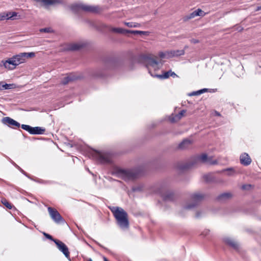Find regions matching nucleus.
<instances>
[{
    "label": "nucleus",
    "mask_w": 261,
    "mask_h": 261,
    "mask_svg": "<svg viewBox=\"0 0 261 261\" xmlns=\"http://www.w3.org/2000/svg\"><path fill=\"white\" fill-rule=\"evenodd\" d=\"M109 208L116 219L117 225L122 230L127 229L129 226L127 213L120 207L112 206Z\"/></svg>",
    "instance_id": "obj_1"
},
{
    "label": "nucleus",
    "mask_w": 261,
    "mask_h": 261,
    "mask_svg": "<svg viewBox=\"0 0 261 261\" xmlns=\"http://www.w3.org/2000/svg\"><path fill=\"white\" fill-rule=\"evenodd\" d=\"M140 173V171L137 168L123 169L117 168L113 172V175L122 178L125 181L135 179L139 177Z\"/></svg>",
    "instance_id": "obj_2"
},
{
    "label": "nucleus",
    "mask_w": 261,
    "mask_h": 261,
    "mask_svg": "<svg viewBox=\"0 0 261 261\" xmlns=\"http://www.w3.org/2000/svg\"><path fill=\"white\" fill-rule=\"evenodd\" d=\"M155 192L165 201H172L174 199L175 195L173 192L169 190V186L166 183H162L156 187Z\"/></svg>",
    "instance_id": "obj_3"
},
{
    "label": "nucleus",
    "mask_w": 261,
    "mask_h": 261,
    "mask_svg": "<svg viewBox=\"0 0 261 261\" xmlns=\"http://www.w3.org/2000/svg\"><path fill=\"white\" fill-rule=\"evenodd\" d=\"M200 164L212 165V157H208L206 153H202L193 156L191 159L189 165L185 167L184 168H188L190 166H197Z\"/></svg>",
    "instance_id": "obj_4"
},
{
    "label": "nucleus",
    "mask_w": 261,
    "mask_h": 261,
    "mask_svg": "<svg viewBox=\"0 0 261 261\" xmlns=\"http://www.w3.org/2000/svg\"><path fill=\"white\" fill-rule=\"evenodd\" d=\"M71 10L76 13L80 10L91 13H98L99 11V8L98 6H93L85 5L82 3L74 4L70 6Z\"/></svg>",
    "instance_id": "obj_5"
},
{
    "label": "nucleus",
    "mask_w": 261,
    "mask_h": 261,
    "mask_svg": "<svg viewBox=\"0 0 261 261\" xmlns=\"http://www.w3.org/2000/svg\"><path fill=\"white\" fill-rule=\"evenodd\" d=\"M144 59L146 62V67L148 69V72L151 76V74H155L151 71V69L154 71L160 69L159 62L152 58L148 56H144Z\"/></svg>",
    "instance_id": "obj_6"
},
{
    "label": "nucleus",
    "mask_w": 261,
    "mask_h": 261,
    "mask_svg": "<svg viewBox=\"0 0 261 261\" xmlns=\"http://www.w3.org/2000/svg\"><path fill=\"white\" fill-rule=\"evenodd\" d=\"M205 195L200 193H195L192 194L190 196L192 202L190 204H187L184 207V209L190 210L195 207L198 205L199 203L202 201L204 198Z\"/></svg>",
    "instance_id": "obj_7"
},
{
    "label": "nucleus",
    "mask_w": 261,
    "mask_h": 261,
    "mask_svg": "<svg viewBox=\"0 0 261 261\" xmlns=\"http://www.w3.org/2000/svg\"><path fill=\"white\" fill-rule=\"evenodd\" d=\"M47 210L51 219L57 224L64 223L65 220L58 211L51 207H48Z\"/></svg>",
    "instance_id": "obj_8"
},
{
    "label": "nucleus",
    "mask_w": 261,
    "mask_h": 261,
    "mask_svg": "<svg viewBox=\"0 0 261 261\" xmlns=\"http://www.w3.org/2000/svg\"><path fill=\"white\" fill-rule=\"evenodd\" d=\"M21 127L32 135L43 134L45 131V129L43 127L39 126L32 127L26 124H22Z\"/></svg>",
    "instance_id": "obj_9"
},
{
    "label": "nucleus",
    "mask_w": 261,
    "mask_h": 261,
    "mask_svg": "<svg viewBox=\"0 0 261 261\" xmlns=\"http://www.w3.org/2000/svg\"><path fill=\"white\" fill-rule=\"evenodd\" d=\"M94 157L99 163L101 164L110 163L111 162L110 156L106 153H102L96 151Z\"/></svg>",
    "instance_id": "obj_10"
},
{
    "label": "nucleus",
    "mask_w": 261,
    "mask_h": 261,
    "mask_svg": "<svg viewBox=\"0 0 261 261\" xmlns=\"http://www.w3.org/2000/svg\"><path fill=\"white\" fill-rule=\"evenodd\" d=\"M54 243L57 246L58 248L61 251L67 258H69V252L67 246L60 240H55Z\"/></svg>",
    "instance_id": "obj_11"
},
{
    "label": "nucleus",
    "mask_w": 261,
    "mask_h": 261,
    "mask_svg": "<svg viewBox=\"0 0 261 261\" xmlns=\"http://www.w3.org/2000/svg\"><path fill=\"white\" fill-rule=\"evenodd\" d=\"M2 122L3 124L7 125L9 127H11L13 126L19 127L20 126L19 122L9 117H4L2 120Z\"/></svg>",
    "instance_id": "obj_12"
},
{
    "label": "nucleus",
    "mask_w": 261,
    "mask_h": 261,
    "mask_svg": "<svg viewBox=\"0 0 261 261\" xmlns=\"http://www.w3.org/2000/svg\"><path fill=\"white\" fill-rule=\"evenodd\" d=\"M0 65L4 66L6 68L9 70L14 69L16 67L13 57L10 58L6 61H2Z\"/></svg>",
    "instance_id": "obj_13"
},
{
    "label": "nucleus",
    "mask_w": 261,
    "mask_h": 261,
    "mask_svg": "<svg viewBox=\"0 0 261 261\" xmlns=\"http://www.w3.org/2000/svg\"><path fill=\"white\" fill-rule=\"evenodd\" d=\"M240 163L244 166H248L251 163V159L248 153H243L240 156Z\"/></svg>",
    "instance_id": "obj_14"
},
{
    "label": "nucleus",
    "mask_w": 261,
    "mask_h": 261,
    "mask_svg": "<svg viewBox=\"0 0 261 261\" xmlns=\"http://www.w3.org/2000/svg\"><path fill=\"white\" fill-rule=\"evenodd\" d=\"M151 76L154 77H158L160 79H166L170 76L175 77L177 76V75L175 74V72H172L171 70H169L168 71L165 72L162 74H151Z\"/></svg>",
    "instance_id": "obj_15"
},
{
    "label": "nucleus",
    "mask_w": 261,
    "mask_h": 261,
    "mask_svg": "<svg viewBox=\"0 0 261 261\" xmlns=\"http://www.w3.org/2000/svg\"><path fill=\"white\" fill-rule=\"evenodd\" d=\"M193 141L189 139H185L180 142L178 146L177 149L180 150H185L189 148L192 144Z\"/></svg>",
    "instance_id": "obj_16"
},
{
    "label": "nucleus",
    "mask_w": 261,
    "mask_h": 261,
    "mask_svg": "<svg viewBox=\"0 0 261 261\" xmlns=\"http://www.w3.org/2000/svg\"><path fill=\"white\" fill-rule=\"evenodd\" d=\"M224 242L233 249L237 250L239 249V244L234 239L230 237H226L224 239Z\"/></svg>",
    "instance_id": "obj_17"
},
{
    "label": "nucleus",
    "mask_w": 261,
    "mask_h": 261,
    "mask_svg": "<svg viewBox=\"0 0 261 261\" xmlns=\"http://www.w3.org/2000/svg\"><path fill=\"white\" fill-rule=\"evenodd\" d=\"M185 50L181 49V50H169V53H168L169 57L170 58L173 57H177L185 55Z\"/></svg>",
    "instance_id": "obj_18"
},
{
    "label": "nucleus",
    "mask_w": 261,
    "mask_h": 261,
    "mask_svg": "<svg viewBox=\"0 0 261 261\" xmlns=\"http://www.w3.org/2000/svg\"><path fill=\"white\" fill-rule=\"evenodd\" d=\"M105 27L108 28V29L113 32L119 34H126L129 33V30L123 29L120 28H113L110 26L105 25Z\"/></svg>",
    "instance_id": "obj_19"
},
{
    "label": "nucleus",
    "mask_w": 261,
    "mask_h": 261,
    "mask_svg": "<svg viewBox=\"0 0 261 261\" xmlns=\"http://www.w3.org/2000/svg\"><path fill=\"white\" fill-rule=\"evenodd\" d=\"M232 197V194L230 192H225L220 194L218 197V200L220 202H224L231 199Z\"/></svg>",
    "instance_id": "obj_20"
},
{
    "label": "nucleus",
    "mask_w": 261,
    "mask_h": 261,
    "mask_svg": "<svg viewBox=\"0 0 261 261\" xmlns=\"http://www.w3.org/2000/svg\"><path fill=\"white\" fill-rule=\"evenodd\" d=\"M12 57L14 59V61L15 63V65L16 66L19 65L20 64L23 63L25 62V59L22 55V53H20L19 54L17 55L16 56H14Z\"/></svg>",
    "instance_id": "obj_21"
},
{
    "label": "nucleus",
    "mask_w": 261,
    "mask_h": 261,
    "mask_svg": "<svg viewBox=\"0 0 261 261\" xmlns=\"http://www.w3.org/2000/svg\"><path fill=\"white\" fill-rule=\"evenodd\" d=\"M85 46L84 43H75L71 44L69 46V49L70 50H78Z\"/></svg>",
    "instance_id": "obj_22"
},
{
    "label": "nucleus",
    "mask_w": 261,
    "mask_h": 261,
    "mask_svg": "<svg viewBox=\"0 0 261 261\" xmlns=\"http://www.w3.org/2000/svg\"><path fill=\"white\" fill-rule=\"evenodd\" d=\"M77 79V76H76L72 74H70L63 79V80L62 81V84L63 85H66L68 84L69 82L74 81Z\"/></svg>",
    "instance_id": "obj_23"
},
{
    "label": "nucleus",
    "mask_w": 261,
    "mask_h": 261,
    "mask_svg": "<svg viewBox=\"0 0 261 261\" xmlns=\"http://www.w3.org/2000/svg\"><path fill=\"white\" fill-rule=\"evenodd\" d=\"M186 111L185 110H181L178 114L175 115L174 117L170 118L171 122H175L179 120L181 117L184 115Z\"/></svg>",
    "instance_id": "obj_24"
},
{
    "label": "nucleus",
    "mask_w": 261,
    "mask_h": 261,
    "mask_svg": "<svg viewBox=\"0 0 261 261\" xmlns=\"http://www.w3.org/2000/svg\"><path fill=\"white\" fill-rule=\"evenodd\" d=\"M208 90V89L206 88L202 89L196 91H193L192 92H191L188 94V95L190 96L199 95L204 93L205 92L207 91Z\"/></svg>",
    "instance_id": "obj_25"
},
{
    "label": "nucleus",
    "mask_w": 261,
    "mask_h": 261,
    "mask_svg": "<svg viewBox=\"0 0 261 261\" xmlns=\"http://www.w3.org/2000/svg\"><path fill=\"white\" fill-rule=\"evenodd\" d=\"M6 158L10 161V162L17 169H18L23 174L28 176L27 173L22 169H21L18 165H17L13 161H12L10 158L8 156H7Z\"/></svg>",
    "instance_id": "obj_26"
},
{
    "label": "nucleus",
    "mask_w": 261,
    "mask_h": 261,
    "mask_svg": "<svg viewBox=\"0 0 261 261\" xmlns=\"http://www.w3.org/2000/svg\"><path fill=\"white\" fill-rule=\"evenodd\" d=\"M129 33L134 35H148L149 32L147 31H137V30H129Z\"/></svg>",
    "instance_id": "obj_27"
},
{
    "label": "nucleus",
    "mask_w": 261,
    "mask_h": 261,
    "mask_svg": "<svg viewBox=\"0 0 261 261\" xmlns=\"http://www.w3.org/2000/svg\"><path fill=\"white\" fill-rule=\"evenodd\" d=\"M124 24L129 28H138L140 27L141 25L140 24L134 22H126L124 23Z\"/></svg>",
    "instance_id": "obj_28"
},
{
    "label": "nucleus",
    "mask_w": 261,
    "mask_h": 261,
    "mask_svg": "<svg viewBox=\"0 0 261 261\" xmlns=\"http://www.w3.org/2000/svg\"><path fill=\"white\" fill-rule=\"evenodd\" d=\"M195 13V16H204L206 13L203 11L201 10L200 9H198L194 11Z\"/></svg>",
    "instance_id": "obj_29"
},
{
    "label": "nucleus",
    "mask_w": 261,
    "mask_h": 261,
    "mask_svg": "<svg viewBox=\"0 0 261 261\" xmlns=\"http://www.w3.org/2000/svg\"><path fill=\"white\" fill-rule=\"evenodd\" d=\"M196 16L195 15V13H194V12L193 11L192 13H191L190 14H189L184 16L183 17V20L184 21H188V20H190L191 19H192V18H194Z\"/></svg>",
    "instance_id": "obj_30"
},
{
    "label": "nucleus",
    "mask_w": 261,
    "mask_h": 261,
    "mask_svg": "<svg viewBox=\"0 0 261 261\" xmlns=\"http://www.w3.org/2000/svg\"><path fill=\"white\" fill-rule=\"evenodd\" d=\"M224 171L226 172V175L228 176H232L236 173V171L233 168H227Z\"/></svg>",
    "instance_id": "obj_31"
},
{
    "label": "nucleus",
    "mask_w": 261,
    "mask_h": 261,
    "mask_svg": "<svg viewBox=\"0 0 261 261\" xmlns=\"http://www.w3.org/2000/svg\"><path fill=\"white\" fill-rule=\"evenodd\" d=\"M203 178L205 182H210L212 180V174L211 173L205 174L203 176Z\"/></svg>",
    "instance_id": "obj_32"
},
{
    "label": "nucleus",
    "mask_w": 261,
    "mask_h": 261,
    "mask_svg": "<svg viewBox=\"0 0 261 261\" xmlns=\"http://www.w3.org/2000/svg\"><path fill=\"white\" fill-rule=\"evenodd\" d=\"M169 51H166L165 52H160L159 54V56L161 58H170L168 53Z\"/></svg>",
    "instance_id": "obj_33"
},
{
    "label": "nucleus",
    "mask_w": 261,
    "mask_h": 261,
    "mask_svg": "<svg viewBox=\"0 0 261 261\" xmlns=\"http://www.w3.org/2000/svg\"><path fill=\"white\" fill-rule=\"evenodd\" d=\"M22 55L24 57V59L25 60L26 58H32L35 56V54L33 52L31 53H22Z\"/></svg>",
    "instance_id": "obj_34"
},
{
    "label": "nucleus",
    "mask_w": 261,
    "mask_h": 261,
    "mask_svg": "<svg viewBox=\"0 0 261 261\" xmlns=\"http://www.w3.org/2000/svg\"><path fill=\"white\" fill-rule=\"evenodd\" d=\"M2 203L8 208L11 210L12 207L11 204L6 199H4L2 201Z\"/></svg>",
    "instance_id": "obj_35"
},
{
    "label": "nucleus",
    "mask_w": 261,
    "mask_h": 261,
    "mask_svg": "<svg viewBox=\"0 0 261 261\" xmlns=\"http://www.w3.org/2000/svg\"><path fill=\"white\" fill-rule=\"evenodd\" d=\"M8 18L9 19L14 20V17L17 16V13L15 12H8Z\"/></svg>",
    "instance_id": "obj_36"
},
{
    "label": "nucleus",
    "mask_w": 261,
    "mask_h": 261,
    "mask_svg": "<svg viewBox=\"0 0 261 261\" xmlns=\"http://www.w3.org/2000/svg\"><path fill=\"white\" fill-rule=\"evenodd\" d=\"M5 19H9L8 13H3L0 14V20H4Z\"/></svg>",
    "instance_id": "obj_37"
},
{
    "label": "nucleus",
    "mask_w": 261,
    "mask_h": 261,
    "mask_svg": "<svg viewBox=\"0 0 261 261\" xmlns=\"http://www.w3.org/2000/svg\"><path fill=\"white\" fill-rule=\"evenodd\" d=\"M40 32L48 33L53 32V31L50 28H45L40 29Z\"/></svg>",
    "instance_id": "obj_38"
},
{
    "label": "nucleus",
    "mask_w": 261,
    "mask_h": 261,
    "mask_svg": "<svg viewBox=\"0 0 261 261\" xmlns=\"http://www.w3.org/2000/svg\"><path fill=\"white\" fill-rule=\"evenodd\" d=\"M12 85L11 84H2V90H4V89H9L11 88Z\"/></svg>",
    "instance_id": "obj_39"
},
{
    "label": "nucleus",
    "mask_w": 261,
    "mask_h": 261,
    "mask_svg": "<svg viewBox=\"0 0 261 261\" xmlns=\"http://www.w3.org/2000/svg\"><path fill=\"white\" fill-rule=\"evenodd\" d=\"M43 234L44 236L48 239L50 240H51L53 241L54 242V241L55 240H57V239H55L53 238V237L51 236H50V234H48V233H46L45 232H44L43 233Z\"/></svg>",
    "instance_id": "obj_40"
},
{
    "label": "nucleus",
    "mask_w": 261,
    "mask_h": 261,
    "mask_svg": "<svg viewBox=\"0 0 261 261\" xmlns=\"http://www.w3.org/2000/svg\"><path fill=\"white\" fill-rule=\"evenodd\" d=\"M250 185H244L242 186V188L243 190H248L250 188Z\"/></svg>",
    "instance_id": "obj_41"
},
{
    "label": "nucleus",
    "mask_w": 261,
    "mask_h": 261,
    "mask_svg": "<svg viewBox=\"0 0 261 261\" xmlns=\"http://www.w3.org/2000/svg\"><path fill=\"white\" fill-rule=\"evenodd\" d=\"M190 42L192 43L196 44V43H199V40L197 39H191Z\"/></svg>",
    "instance_id": "obj_42"
},
{
    "label": "nucleus",
    "mask_w": 261,
    "mask_h": 261,
    "mask_svg": "<svg viewBox=\"0 0 261 261\" xmlns=\"http://www.w3.org/2000/svg\"><path fill=\"white\" fill-rule=\"evenodd\" d=\"M220 114L217 111H214L213 112V116H220Z\"/></svg>",
    "instance_id": "obj_43"
},
{
    "label": "nucleus",
    "mask_w": 261,
    "mask_h": 261,
    "mask_svg": "<svg viewBox=\"0 0 261 261\" xmlns=\"http://www.w3.org/2000/svg\"><path fill=\"white\" fill-rule=\"evenodd\" d=\"M85 261H92V259L91 258H87L85 259Z\"/></svg>",
    "instance_id": "obj_44"
},
{
    "label": "nucleus",
    "mask_w": 261,
    "mask_h": 261,
    "mask_svg": "<svg viewBox=\"0 0 261 261\" xmlns=\"http://www.w3.org/2000/svg\"><path fill=\"white\" fill-rule=\"evenodd\" d=\"M96 243L101 247L103 248H105L104 247H103L101 245H100V244H99L98 243L96 242Z\"/></svg>",
    "instance_id": "obj_45"
},
{
    "label": "nucleus",
    "mask_w": 261,
    "mask_h": 261,
    "mask_svg": "<svg viewBox=\"0 0 261 261\" xmlns=\"http://www.w3.org/2000/svg\"><path fill=\"white\" fill-rule=\"evenodd\" d=\"M261 10V6L258 7L257 8V10Z\"/></svg>",
    "instance_id": "obj_46"
},
{
    "label": "nucleus",
    "mask_w": 261,
    "mask_h": 261,
    "mask_svg": "<svg viewBox=\"0 0 261 261\" xmlns=\"http://www.w3.org/2000/svg\"><path fill=\"white\" fill-rule=\"evenodd\" d=\"M213 165H215V164H217V162L216 161H215L213 160Z\"/></svg>",
    "instance_id": "obj_47"
},
{
    "label": "nucleus",
    "mask_w": 261,
    "mask_h": 261,
    "mask_svg": "<svg viewBox=\"0 0 261 261\" xmlns=\"http://www.w3.org/2000/svg\"><path fill=\"white\" fill-rule=\"evenodd\" d=\"M104 261H108V259L106 257H103Z\"/></svg>",
    "instance_id": "obj_48"
},
{
    "label": "nucleus",
    "mask_w": 261,
    "mask_h": 261,
    "mask_svg": "<svg viewBox=\"0 0 261 261\" xmlns=\"http://www.w3.org/2000/svg\"><path fill=\"white\" fill-rule=\"evenodd\" d=\"M2 90V83H0V90Z\"/></svg>",
    "instance_id": "obj_49"
},
{
    "label": "nucleus",
    "mask_w": 261,
    "mask_h": 261,
    "mask_svg": "<svg viewBox=\"0 0 261 261\" xmlns=\"http://www.w3.org/2000/svg\"><path fill=\"white\" fill-rule=\"evenodd\" d=\"M199 213H197L196 214V217H199Z\"/></svg>",
    "instance_id": "obj_50"
},
{
    "label": "nucleus",
    "mask_w": 261,
    "mask_h": 261,
    "mask_svg": "<svg viewBox=\"0 0 261 261\" xmlns=\"http://www.w3.org/2000/svg\"><path fill=\"white\" fill-rule=\"evenodd\" d=\"M188 48V46H185V48H184V49H186V48Z\"/></svg>",
    "instance_id": "obj_51"
},
{
    "label": "nucleus",
    "mask_w": 261,
    "mask_h": 261,
    "mask_svg": "<svg viewBox=\"0 0 261 261\" xmlns=\"http://www.w3.org/2000/svg\"><path fill=\"white\" fill-rule=\"evenodd\" d=\"M207 233V231H206V232H205V233L204 234V235H205V236H206Z\"/></svg>",
    "instance_id": "obj_52"
},
{
    "label": "nucleus",
    "mask_w": 261,
    "mask_h": 261,
    "mask_svg": "<svg viewBox=\"0 0 261 261\" xmlns=\"http://www.w3.org/2000/svg\"><path fill=\"white\" fill-rule=\"evenodd\" d=\"M97 76H101V75H97Z\"/></svg>",
    "instance_id": "obj_53"
}]
</instances>
